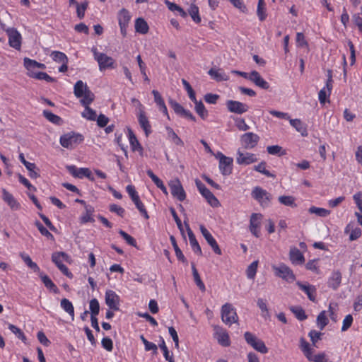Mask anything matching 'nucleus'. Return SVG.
<instances>
[{
  "instance_id": "49",
  "label": "nucleus",
  "mask_w": 362,
  "mask_h": 362,
  "mask_svg": "<svg viewBox=\"0 0 362 362\" xmlns=\"http://www.w3.org/2000/svg\"><path fill=\"white\" fill-rule=\"evenodd\" d=\"M43 116L50 122L55 124H59L62 122V119L60 117L57 116V115H54L52 112L49 110H44L43 111Z\"/></svg>"
},
{
  "instance_id": "38",
  "label": "nucleus",
  "mask_w": 362,
  "mask_h": 362,
  "mask_svg": "<svg viewBox=\"0 0 362 362\" xmlns=\"http://www.w3.org/2000/svg\"><path fill=\"white\" fill-rule=\"evenodd\" d=\"M20 256L21 259L23 260L25 264L31 269H33L35 272L39 273L40 272V267L37 266V264L33 262L30 256L25 252H21L20 254Z\"/></svg>"
},
{
  "instance_id": "39",
  "label": "nucleus",
  "mask_w": 362,
  "mask_h": 362,
  "mask_svg": "<svg viewBox=\"0 0 362 362\" xmlns=\"http://www.w3.org/2000/svg\"><path fill=\"white\" fill-rule=\"evenodd\" d=\"M60 305L62 308L71 317V319L74 320V308L72 303L66 298H63L61 300Z\"/></svg>"
},
{
  "instance_id": "50",
  "label": "nucleus",
  "mask_w": 362,
  "mask_h": 362,
  "mask_svg": "<svg viewBox=\"0 0 362 362\" xmlns=\"http://www.w3.org/2000/svg\"><path fill=\"white\" fill-rule=\"evenodd\" d=\"M257 15L260 21H264L266 19L267 15L265 2L257 4Z\"/></svg>"
},
{
  "instance_id": "27",
  "label": "nucleus",
  "mask_w": 362,
  "mask_h": 362,
  "mask_svg": "<svg viewBox=\"0 0 362 362\" xmlns=\"http://www.w3.org/2000/svg\"><path fill=\"white\" fill-rule=\"evenodd\" d=\"M138 121L141 127L145 132L146 136H148L151 133V127L143 110H141L139 112Z\"/></svg>"
},
{
  "instance_id": "15",
  "label": "nucleus",
  "mask_w": 362,
  "mask_h": 362,
  "mask_svg": "<svg viewBox=\"0 0 362 362\" xmlns=\"http://www.w3.org/2000/svg\"><path fill=\"white\" fill-rule=\"evenodd\" d=\"M215 337L218 342L224 347H228L230 345V340L228 332L219 326L214 327Z\"/></svg>"
},
{
  "instance_id": "54",
  "label": "nucleus",
  "mask_w": 362,
  "mask_h": 362,
  "mask_svg": "<svg viewBox=\"0 0 362 362\" xmlns=\"http://www.w3.org/2000/svg\"><path fill=\"white\" fill-rule=\"evenodd\" d=\"M278 199L283 205L291 207H296L297 206L295 204V198L292 196H280Z\"/></svg>"
},
{
  "instance_id": "28",
  "label": "nucleus",
  "mask_w": 362,
  "mask_h": 362,
  "mask_svg": "<svg viewBox=\"0 0 362 362\" xmlns=\"http://www.w3.org/2000/svg\"><path fill=\"white\" fill-rule=\"evenodd\" d=\"M127 131H128L127 136L129 138V144H130L132 150L133 151L142 152L143 148L141 146L140 143L139 142V141H138L136 136H135L134 133L133 132V131L130 128H128Z\"/></svg>"
},
{
  "instance_id": "37",
  "label": "nucleus",
  "mask_w": 362,
  "mask_h": 362,
  "mask_svg": "<svg viewBox=\"0 0 362 362\" xmlns=\"http://www.w3.org/2000/svg\"><path fill=\"white\" fill-rule=\"evenodd\" d=\"M28 75L30 77V78H35V79H37V80H44L48 83H52V82H54L56 80L51 77L50 76H49L47 73L45 72H34V71H31L30 73H28Z\"/></svg>"
},
{
  "instance_id": "18",
  "label": "nucleus",
  "mask_w": 362,
  "mask_h": 362,
  "mask_svg": "<svg viewBox=\"0 0 362 362\" xmlns=\"http://www.w3.org/2000/svg\"><path fill=\"white\" fill-rule=\"evenodd\" d=\"M257 160L256 156L251 153L237 152L236 161L240 165H249Z\"/></svg>"
},
{
  "instance_id": "31",
  "label": "nucleus",
  "mask_w": 362,
  "mask_h": 362,
  "mask_svg": "<svg viewBox=\"0 0 362 362\" xmlns=\"http://www.w3.org/2000/svg\"><path fill=\"white\" fill-rule=\"evenodd\" d=\"M23 64L25 68L28 71V73L33 71V70L35 68L45 69L46 66L44 64L36 62L35 60L30 59L28 57H25L23 59Z\"/></svg>"
},
{
  "instance_id": "8",
  "label": "nucleus",
  "mask_w": 362,
  "mask_h": 362,
  "mask_svg": "<svg viewBox=\"0 0 362 362\" xmlns=\"http://www.w3.org/2000/svg\"><path fill=\"white\" fill-rule=\"evenodd\" d=\"M273 269L277 276L288 281L292 282L296 279L293 271L286 264H280L279 267L273 266Z\"/></svg>"
},
{
  "instance_id": "59",
  "label": "nucleus",
  "mask_w": 362,
  "mask_h": 362,
  "mask_svg": "<svg viewBox=\"0 0 362 362\" xmlns=\"http://www.w3.org/2000/svg\"><path fill=\"white\" fill-rule=\"evenodd\" d=\"M8 329L16 335V337L21 339L24 343H25L26 341V337L25 336L24 333L16 326L9 324L8 325Z\"/></svg>"
},
{
  "instance_id": "60",
  "label": "nucleus",
  "mask_w": 362,
  "mask_h": 362,
  "mask_svg": "<svg viewBox=\"0 0 362 362\" xmlns=\"http://www.w3.org/2000/svg\"><path fill=\"white\" fill-rule=\"evenodd\" d=\"M35 226L42 235L48 239L54 240L53 235L40 221H36Z\"/></svg>"
},
{
  "instance_id": "47",
  "label": "nucleus",
  "mask_w": 362,
  "mask_h": 362,
  "mask_svg": "<svg viewBox=\"0 0 362 362\" xmlns=\"http://www.w3.org/2000/svg\"><path fill=\"white\" fill-rule=\"evenodd\" d=\"M132 200L134 203L136 207L139 211V212L144 216V217L146 219H148L149 216L148 214V212H147L144 204L140 200L139 196H138L136 197H134V199Z\"/></svg>"
},
{
  "instance_id": "17",
  "label": "nucleus",
  "mask_w": 362,
  "mask_h": 362,
  "mask_svg": "<svg viewBox=\"0 0 362 362\" xmlns=\"http://www.w3.org/2000/svg\"><path fill=\"white\" fill-rule=\"evenodd\" d=\"M262 218V215L257 213H253L250 216V230L257 238H259L260 235L259 228Z\"/></svg>"
},
{
  "instance_id": "25",
  "label": "nucleus",
  "mask_w": 362,
  "mask_h": 362,
  "mask_svg": "<svg viewBox=\"0 0 362 362\" xmlns=\"http://www.w3.org/2000/svg\"><path fill=\"white\" fill-rule=\"evenodd\" d=\"M289 258L293 264H303L305 262L303 253L296 247L291 248Z\"/></svg>"
},
{
  "instance_id": "40",
  "label": "nucleus",
  "mask_w": 362,
  "mask_h": 362,
  "mask_svg": "<svg viewBox=\"0 0 362 362\" xmlns=\"http://www.w3.org/2000/svg\"><path fill=\"white\" fill-rule=\"evenodd\" d=\"M131 19V16L129 12L125 9L122 8L118 15V21H119V25H128L129 21Z\"/></svg>"
},
{
  "instance_id": "58",
  "label": "nucleus",
  "mask_w": 362,
  "mask_h": 362,
  "mask_svg": "<svg viewBox=\"0 0 362 362\" xmlns=\"http://www.w3.org/2000/svg\"><path fill=\"white\" fill-rule=\"evenodd\" d=\"M89 307L91 313V316L96 317V315H98L100 311V305L98 300L95 298L90 300Z\"/></svg>"
},
{
  "instance_id": "3",
  "label": "nucleus",
  "mask_w": 362,
  "mask_h": 362,
  "mask_svg": "<svg viewBox=\"0 0 362 362\" xmlns=\"http://www.w3.org/2000/svg\"><path fill=\"white\" fill-rule=\"evenodd\" d=\"M221 319L227 325H231L238 321V316L234 307L230 303H225L221 308Z\"/></svg>"
},
{
  "instance_id": "20",
  "label": "nucleus",
  "mask_w": 362,
  "mask_h": 362,
  "mask_svg": "<svg viewBox=\"0 0 362 362\" xmlns=\"http://www.w3.org/2000/svg\"><path fill=\"white\" fill-rule=\"evenodd\" d=\"M250 81L264 90H268L269 88V83L266 81L257 71H252L250 73Z\"/></svg>"
},
{
  "instance_id": "55",
  "label": "nucleus",
  "mask_w": 362,
  "mask_h": 362,
  "mask_svg": "<svg viewBox=\"0 0 362 362\" xmlns=\"http://www.w3.org/2000/svg\"><path fill=\"white\" fill-rule=\"evenodd\" d=\"M254 169L256 171L266 175L268 177H275V175L271 173L269 170H267L266 169V163L264 161H262L260 163H259L257 165H255L254 167Z\"/></svg>"
},
{
  "instance_id": "56",
  "label": "nucleus",
  "mask_w": 362,
  "mask_h": 362,
  "mask_svg": "<svg viewBox=\"0 0 362 362\" xmlns=\"http://www.w3.org/2000/svg\"><path fill=\"white\" fill-rule=\"evenodd\" d=\"M257 306L259 307V308L261 310L262 315L265 318L267 317H269V310L267 308V300L264 299H262V298H258L257 301Z\"/></svg>"
},
{
  "instance_id": "7",
  "label": "nucleus",
  "mask_w": 362,
  "mask_h": 362,
  "mask_svg": "<svg viewBox=\"0 0 362 362\" xmlns=\"http://www.w3.org/2000/svg\"><path fill=\"white\" fill-rule=\"evenodd\" d=\"M195 184L200 194L211 206L217 207L219 206L220 203L218 199L199 179L195 180Z\"/></svg>"
},
{
  "instance_id": "57",
  "label": "nucleus",
  "mask_w": 362,
  "mask_h": 362,
  "mask_svg": "<svg viewBox=\"0 0 362 362\" xmlns=\"http://www.w3.org/2000/svg\"><path fill=\"white\" fill-rule=\"evenodd\" d=\"M308 211L310 214H315L320 217H326L330 214V211L329 210H327L324 208H318L315 206L310 207Z\"/></svg>"
},
{
  "instance_id": "9",
  "label": "nucleus",
  "mask_w": 362,
  "mask_h": 362,
  "mask_svg": "<svg viewBox=\"0 0 362 362\" xmlns=\"http://www.w3.org/2000/svg\"><path fill=\"white\" fill-rule=\"evenodd\" d=\"M170 192L174 197L182 202L186 198V193L179 180H171L169 182Z\"/></svg>"
},
{
  "instance_id": "6",
  "label": "nucleus",
  "mask_w": 362,
  "mask_h": 362,
  "mask_svg": "<svg viewBox=\"0 0 362 362\" xmlns=\"http://www.w3.org/2000/svg\"><path fill=\"white\" fill-rule=\"evenodd\" d=\"M244 338L247 344L256 351L262 354H267L268 352V349L264 342L257 337L254 334L250 332H246L244 334Z\"/></svg>"
},
{
  "instance_id": "61",
  "label": "nucleus",
  "mask_w": 362,
  "mask_h": 362,
  "mask_svg": "<svg viewBox=\"0 0 362 362\" xmlns=\"http://www.w3.org/2000/svg\"><path fill=\"white\" fill-rule=\"evenodd\" d=\"M182 83L185 90H187L190 100L192 101H196L197 98L195 96V93H194V90L192 89V86H190V84L184 78L182 79Z\"/></svg>"
},
{
  "instance_id": "1",
  "label": "nucleus",
  "mask_w": 362,
  "mask_h": 362,
  "mask_svg": "<svg viewBox=\"0 0 362 362\" xmlns=\"http://www.w3.org/2000/svg\"><path fill=\"white\" fill-rule=\"evenodd\" d=\"M74 93L76 98H81V104H91L95 99L93 93L89 89L87 84L81 80L75 83Z\"/></svg>"
},
{
  "instance_id": "12",
  "label": "nucleus",
  "mask_w": 362,
  "mask_h": 362,
  "mask_svg": "<svg viewBox=\"0 0 362 362\" xmlns=\"http://www.w3.org/2000/svg\"><path fill=\"white\" fill-rule=\"evenodd\" d=\"M119 296L112 290H107L105 292V303L113 310H119Z\"/></svg>"
},
{
  "instance_id": "42",
  "label": "nucleus",
  "mask_w": 362,
  "mask_h": 362,
  "mask_svg": "<svg viewBox=\"0 0 362 362\" xmlns=\"http://www.w3.org/2000/svg\"><path fill=\"white\" fill-rule=\"evenodd\" d=\"M69 257L64 252H54L52 255V261L57 265L63 263V261H68Z\"/></svg>"
},
{
  "instance_id": "16",
  "label": "nucleus",
  "mask_w": 362,
  "mask_h": 362,
  "mask_svg": "<svg viewBox=\"0 0 362 362\" xmlns=\"http://www.w3.org/2000/svg\"><path fill=\"white\" fill-rule=\"evenodd\" d=\"M200 230L202 234V235L204 237L205 240L208 243V244L211 247L214 252L221 255V250L219 248V246L216 242V240L214 238L212 235L209 233V231L203 226H200Z\"/></svg>"
},
{
  "instance_id": "26",
  "label": "nucleus",
  "mask_w": 362,
  "mask_h": 362,
  "mask_svg": "<svg viewBox=\"0 0 362 362\" xmlns=\"http://www.w3.org/2000/svg\"><path fill=\"white\" fill-rule=\"evenodd\" d=\"M84 210V212L80 217V223H93L95 221L94 218H93V213L95 212L93 206L90 204L86 205Z\"/></svg>"
},
{
  "instance_id": "10",
  "label": "nucleus",
  "mask_w": 362,
  "mask_h": 362,
  "mask_svg": "<svg viewBox=\"0 0 362 362\" xmlns=\"http://www.w3.org/2000/svg\"><path fill=\"white\" fill-rule=\"evenodd\" d=\"M66 169L75 177L81 179L85 177L90 181L94 180L91 171L87 168H77L75 165H67Z\"/></svg>"
},
{
  "instance_id": "41",
  "label": "nucleus",
  "mask_w": 362,
  "mask_h": 362,
  "mask_svg": "<svg viewBox=\"0 0 362 362\" xmlns=\"http://www.w3.org/2000/svg\"><path fill=\"white\" fill-rule=\"evenodd\" d=\"M81 105L85 107L84 111L82 112L83 117L86 118L87 119L90 121H95L96 119L97 115L95 111L89 107L90 104Z\"/></svg>"
},
{
  "instance_id": "24",
  "label": "nucleus",
  "mask_w": 362,
  "mask_h": 362,
  "mask_svg": "<svg viewBox=\"0 0 362 362\" xmlns=\"http://www.w3.org/2000/svg\"><path fill=\"white\" fill-rule=\"evenodd\" d=\"M296 284L301 291L305 293L310 300L313 302L315 301L316 288L314 286L304 284L300 281H298Z\"/></svg>"
},
{
  "instance_id": "19",
  "label": "nucleus",
  "mask_w": 362,
  "mask_h": 362,
  "mask_svg": "<svg viewBox=\"0 0 362 362\" xmlns=\"http://www.w3.org/2000/svg\"><path fill=\"white\" fill-rule=\"evenodd\" d=\"M185 224L186 226V229H187V235L189 237V243H190L192 250L194 251V253L197 254L198 255H199V256L202 255L201 247H200L199 243L197 242L193 231L190 228L189 226L185 221Z\"/></svg>"
},
{
  "instance_id": "52",
  "label": "nucleus",
  "mask_w": 362,
  "mask_h": 362,
  "mask_svg": "<svg viewBox=\"0 0 362 362\" xmlns=\"http://www.w3.org/2000/svg\"><path fill=\"white\" fill-rule=\"evenodd\" d=\"M25 167L29 171V176L31 178H37L40 177V174L38 173L39 169L36 166L34 163H25Z\"/></svg>"
},
{
  "instance_id": "48",
  "label": "nucleus",
  "mask_w": 362,
  "mask_h": 362,
  "mask_svg": "<svg viewBox=\"0 0 362 362\" xmlns=\"http://www.w3.org/2000/svg\"><path fill=\"white\" fill-rule=\"evenodd\" d=\"M290 310L295 315L298 320L303 321L307 318L305 310L301 307L292 306L291 307Z\"/></svg>"
},
{
  "instance_id": "46",
  "label": "nucleus",
  "mask_w": 362,
  "mask_h": 362,
  "mask_svg": "<svg viewBox=\"0 0 362 362\" xmlns=\"http://www.w3.org/2000/svg\"><path fill=\"white\" fill-rule=\"evenodd\" d=\"M195 104V110L197 113L203 119H206L208 116V111L206 110L203 103L202 101H192Z\"/></svg>"
},
{
  "instance_id": "64",
  "label": "nucleus",
  "mask_w": 362,
  "mask_h": 362,
  "mask_svg": "<svg viewBox=\"0 0 362 362\" xmlns=\"http://www.w3.org/2000/svg\"><path fill=\"white\" fill-rule=\"evenodd\" d=\"M169 103L170 104L171 107L173 109L174 112L177 115L181 116L185 109L175 100H170Z\"/></svg>"
},
{
  "instance_id": "43",
  "label": "nucleus",
  "mask_w": 362,
  "mask_h": 362,
  "mask_svg": "<svg viewBox=\"0 0 362 362\" xmlns=\"http://www.w3.org/2000/svg\"><path fill=\"white\" fill-rule=\"evenodd\" d=\"M192 275L194 277V281L196 284V285L199 287V288L202 291H204L206 290L205 285L202 281L200 276L197 272V269L195 267V265L194 263L192 264Z\"/></svg>"
},
{
  "instance_id": "14",
  "label": "nucleus",
  "mask_w": 362,
  "mask_h": 362,
  "mask_svg": "<svg viewBox=\"0 0 362 362\" xmlns=\"http://www.w3.org/2000/svg\"><path fill=\"white\" fill-rule=\"evenodd\" d=\"M332 82L333 81L331 71H329L326 86L322 89H321L318 93V99L321 104H325L327 98L329 97L332 88Z\"/></svg>"
},
{
  "instance_id": "30",
  "label": "nucleus",
  "mask_w": 362,
  "mask_h": 362,
  "mask_svg": "<svg viewBox=\"0 0 362 362\" xmlns=\"http://www.w3.org/2000/svg\"><path fill=\"white\" fill-rule=\"evenodd\" d=\"M290 124L295 128V129L300 133L303 136H306L308 135V131L306 126L302 121L299 119H289Z\"/></svg>"
},
{
  "instance_id": "45",
  "label": "nucleus",
  "mask_w": 362,
  "mask_h": 362,
  "mask_svg": "<svg viewBox=\"0 0 362 362\" xmlns=\"http://www.w3.org/2000/svg\"><path fill=\"white\" fill-rule=\"evenodd\" d=\"M188 13L191 16L193 21L196 23L201 22V17L199 13V8L195 4H191L189 9Z\"/></svg>"
},
{
  "instance_id": "53",
  "label": "nucleus",
  "mask_w": 362,
  "mask_h": 362,
  "mask_svg": "<svg viewBox=\"0 0 362 362\" xmlns=\"http://www.w3.org/2000/svg\"><path fill=\"white\" fill-rule=\"evenodd\" d=\"M52 59L58 63L68 62V58L66 54L62 52L53 51L51 54Z\"/></svg>"
},
{
  "instance_id": "22",
  "label": "nucleus",
  "mask_w": 362,
  "mask_h": 362,
  "mask_svg": "<svg viewBox=\"0 0 362 362\" xmlns=\"http://www.w3.org/2000/svg\"><path fill=\"white\" fill-rule=\"evenodd\" d=\"M233 162L232 158L223 156L222 160L219 162V169L222 175H228L232 173Z\"/></svg>"
},
{
  "instance_id": "13",
  "label": "nucleus",
  "mask_w": 362,
  "mask_h": 362,
  "mask_svg": "<svg viewBox=\"0 0 362 362\" xmlns=\"http://www.w3.org/2000/svg\"><path fill=\"white\" fill-rule=\"evenodd\" d=\"M259 139V136L252 132L245 133L240 137L242 145L245 148H254L257 144Z\"/></svg>"
},
{
  "instance_id": "4",
  "label": "nucleus",
  "mask_w": 362,
  "mask_h": 362,
  "mask_svg": "<svg viewBox=\"0 0 362 362\" xmlns=\"http://www.w3.org/2000/svg\"><path fill=\"white\" fill-rule=\"evenodd\" d=\"M83 141V136L81 134L73 132L61 136L59 139L60 144L66 148H73Z\"/></svg>"
},
{
  "instance_id": "11",
  "label": "nucleus",
  "mask_w": 362,
  "mask_h": 362,
  "mask_svg": "<svg viewBox=\"0 0 362 362\" xmlns=\"http://www.w3.org/2000/svg\"><path fill=\"white\" fill-rule=\"evenodd\" d=\"M226 107L229 112L240 115L247 112L249 110V106L247 104L232 100L226 102Z\"/></svg>"
},
{
  "instance_id": "33",
  "label": "nucleus",
  "mask_w": 362,
  "mask_h": 362,
  "mask_svg": "<svg viewBox=\"0 0 362 362\" xmlns=\"http://www.w3.org/2000/svg\"><path fill=\"white\" fill-rule=\"evenodd\" d=\"M208 74L217 81H227L229 78L228 76L222 70L216 69L215 68H211L209 69Z\"/></svg>"
},
{
  "instance_id": "23",
  "label": "nucleus",
  "mask_w": 362,
  "mask_h": 362,
  "mask_svg": "<svg viewBox=\"0 0 362 362\" xmlns=\"http://www.w3.org/2000/svg\"><path fill=\"white\" fill-rule=\"evenodd\" d=\"M8 43L11 47L19 50L21 47V35L16 30L8 32Z\"/></svg>"
},
{
  "instance_id": "62",
  "label": "nucleus",
  "mask_w": 362,
  "mask_h": 362,
  "mask_svg": "<svg viewBox=\"0 0 362 362\" xmlns=\"http://www.w3.org/2000/svg\"><path fill=\"white\" fill-rule=\"evenodd\" d=\"M119 234L126 240V242L131 246L136 247V240L132 237L130 235L127 233L125 231L120 230L119 231Z\"/></svg>"
},
{
  "instance_id": "29",
  "label": "nucleus",
  "mask_w": 362,
  "mask_h": 362,
  "mask_svg": "<svg viewBox=\"0 0 362 362\" xmlns=\"http://www.w3.org/2000/svg\"><path fill=\"white\" fill-rule=\"evenodd\" d=\"M38 275L40 278L41 279L42 281L43 282L45 286L54 292V293H59V289L57 287V286L53 283V281L51 280V279L46 274H45L41 271L38 273Z\"/></svg>"
},
{
  "instance_id": "32",
  "label": "nucleus",
  "mask_w": 362,
  "mask_h": 362,
  "mask_svg": "<svg viewBox=\"0 0 362 362\" xmlns=\"http://www.w3.org/2000/svg\"><path fill=\"white\" fill-rule=\"evenodd\" d=\"M3 199L12 209H18L20 207L19 203L14 199L13 196L6 191L5 189H2Z\"/></svg>"
},
{
  "instance_id": "44",
  "label": "nucleus",
  "mask_w": 362,
  "mask_h": 362,
  "mask_svg": "<svg viewBox=\"0 0 362 362\" xmlns=\"http://www.w3.org/2000/svg\"><path fill=\"white\" fill-rule=\"evenodd\" d=\"M170 240L171 241V243L173 246V248L175 250V255L177 257V258L184 262V263H187V260L186 259L185 257L184 256L182 252L181 251V250L179 248L177 243H176V240L174 236L171 235L170 238Z\"/></svg>"
},
{
  "instance_id": "2",
  "label": "nucleus",
  "mask_w": 362,
  "mask_h": 362,
  "mask_svg": "<svg viewBox=\"0 0 362 362\" xmlns=\"http://www.w3.org/2000/svg\"><path fill=\"white\" fill-rule=\"evenodd\" d=\"M251 196L263 208L269 207L271 204L272 194L260 187H255L252 190Z\"/></svg>"
},
{
  "instance_id": "34",
  "label": "nucleus",
  "mask_w": 362,
  "mask_h": 362,
  "mask_svg": "<svg viewBox=\"0 0 362 362\" xmlns=\"http://www.w3.org/2000/svg\"><path fill=\"white\" fill-rule=\"evenodd\" d=\"M146 173L149 177L152 180L154 184L159 188L165 194H168L167 188L164 185L163 181L157 177L151 170H148Z\"/></svg>"
},
{
  "instance_id": "5",
  "label": "nucleus",
  "mask_w": 362,
  "mask_h": 362,
  "mask_svg": "<svg viewBox=\"0 0 362 362\" xmlns=\"http://www.w3.org/2000/svg\"><path fill=\"white\" fill-rule=\"evenodd\" d=\"M91 52L93 54L94 59L98 62L99 69L100 71L113 68L115 60L107 54L98 52L95 47H93Z\"/></svg>"
},
{
  "instance_id": "21",
  "label": "nucleus",
  "mask_w": 362,
  "mask_h": 362,
  "mask_svg": "<svg viewBox=\"0 0 362 362\" xmlns=\"http://www.w3.org/2000/svg\"><path fill=\"white\" fill-rule=\"evenodd\" d=\"M341 273L338 270L334 271L328 279V287L333 289L334 291L337 290L341 285Z\"/></svg>"
},
{
  "instance_id": "51",
  "label": "nucleus",
  "mask_w": 362,
  "mask_h": 362,
  "mask_svg": "<svg viewBox=\"0 0 362 362\" xmlns=\"http://www.w3.org/2000/svg\"><path fill=\"white\" fill-rule=\"evenodd\" d=\"M258 261L252 262L247 268L246 274L247 276L250 279H253L255 277L257 267H258Z\"/></svg>"
},
{
  "instance_id": "36",
  "label": "nucleus",
  "mask_w": 362,
  "mask_h": 362,
  "mask_svg": "<svg viewBox=\"0 0 362 362\" xmlns=\"http://www.w3.org/2000/svg\"><path fill=\"white\" fill-rule=\"evenodd\" d=\"M167 136L168 139L171 141L173 144L177 146H182L184 145L182 139L177 135V134L174 132V130L170 127H166Z\"/></svg>"
},
{
  "instance_id": "63",
  "label": "nucleus",
  "mask_w": 362,
  "mask_h": 362,
  "mask_svg": "<svg viewBox=\"0 0 362 362\" xmlns=\"http://www.w3.org/2000/svg\"><path fill=\"white\" fill-rule=\"evenodd\" d=\"M317 324L320 329H323L324 327L328 324V320L325 315V311H322L317 317Z\"/></svg>"
},
{
  "instance_id": "35",
  "label": "nucleus",
  "mask_w": 362,
  "mask_h": 362,
  "mask_svg": "<svg viewBox=\"0 0 362 362\" xmlns=\"http://www.w3.org/2000/svg\"><path fill=\"white\" fill-rule=\"evenodd\" d=\"M148 25L146 21L142 18H138L135 21L136 32L141 34H146L148 32Z\"/></svg>"
}]
</instances>
